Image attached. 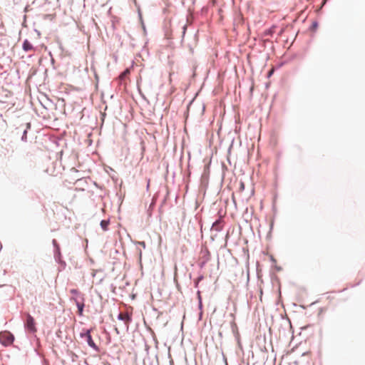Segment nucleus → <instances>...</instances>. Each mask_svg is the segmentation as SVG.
Instances as JSON below:
<instances>
[{
	"label": "nucleus",
	"mask_w": 365,
	"mask_h": 365,
	"mask_svg": "<svg viewBox=\"0 0 365 365\" xmlns=\"http://www.w3.org/2000/svg\"><path fill=\"white\" fill-rule=\"evenodd\" d=\"M24 327L26 330L31 334H35L37 331L35 319L30 314H26Z\"/></svg>",
	"instance_id": "1"
},
{
	"label": "nucleus",
	"mask_w": 365,
	"mask_h": 365,
	"mask_svg": "<svg viewBox=\"0 0 365 365\" xmlns=\"http://www.w3.org/2000/svg\"><path fill=\"white\" fill-rule=\"evenodd\" d=\"M14 340V336L11 332L8 331L0 332V341L4 346L11 345Z\"/></svg>",
	"instance_id": "2"
},
{
	"label": "nucleus",
	"mask_w": 365,
	"mask_h": 365,
	"mask_svg": "<svg viewBox=\"0 0 365 365\" xmlns=\"http://www.w3.org/2000/svg\"><path fill=\"white\" fill-rule=\"evenodd\" d=\"M70 293L71 294V299L73 300L75 303L85 300L84 295L82 293H81L78 289H71Z\"/></svg>",
	"instance_id": "3"
},
{
	"label": "nucleus",
	"mask_w": 365,
	"mask_h": 365,
	"mask_svg": "<svg viewBox=\"0 0 365 365\" xmlns=\"http://www.w3.org/2000/svg\"><path fill=\"white\" fill-rule=\"evenodd\" d=\"M85 337H86V340L88 344L91 347L93 348L95 350H98V346H96V344H95V342L93 341V340L92 339L90 330H87L86 333L85 334Z\"/></svg>",
	"instance_id": "4"
},
{
	"label": "nucleus",
	"mask_w": 365,
	"mask_h": 365,
	"mask_svg": "<svg viewBox=\"0 0 365 365\" xmlns=\"http://www.w3.org/2000/svg\"><path fill=\"white\" fill-rule=\"evenodd\" d=\"M23 50L26 52L29 51H35V48L33 46L32 43L26 39L22 46Z\"/></svg>",
	"instance_id": "5"
},
{
	"label": "nucleus",
	"mask_w": 365,
	"mask_h": 365,
	"mask_svg": "<svg viewBox=\"0 0 365 365\" xmlns=\"http://www.w3.org/2000/svg\"><path fill=\"white\" fill-rule=\"evenodd\" d=\"M118 319L125 322V326L128 327L129 323L131 321V317L128 313H120Z\"/></svg>",
	"instance_id": "6"
},
{
	"label": "nucleus",
	"mask_w": 365,
	"mask_h": 365,
	"mask_svg": "<svg viewBox=\"0 0 365 365\" xmlns=\"http://www.w3.org/2000/svg\"><path fill=\"white\" fill-rule=\"evenodd\" d=\"M77 307H78V314L79 316L83 315V308L85 307L84 301L79 302L76 303Z\"/></svg>",
	"instance_id": "7"
},
{
	"label": "nucleus",
	"mask_w": 365,
	"mask_h": 365,
	"mask_svg": "<svg viewBox=\"0 0 365 365\" xmlns=\"http://www.w3.org/2000/svg\"><path fill=\"white\" fill-rule=\"evenodd\" d=\"M130 73L129 68H126L119 76V79L123 81L127 76H128Z\"/></svg>",
	"instance_id": "8"
},
{
	"label": "nucleus",
	"mask_w": 365,
	"mask_h": 365,
	"mask_svg": "<svg viewBox=\"0 0 365 365\" xmlns=\"http://www.w3.org/2000/svg\"><path fill=\"white\" fill-rule=\"evenodd\" d=\"M110 224V222L108 220H102L101 222V226L102 229L105 231L108 230V225Z\"/></svg>",
	"instance_id": "9"
},
{
	"label": "nucleus",
	"mask_w": 365,
	"mask_h": 365,
	"mask_svg": "<svg viewBox=\"0 0 365 365\" xmlns=\"http://www.w3.org/2000/svg\"><path fill=\"white\" fill-rule=\"evenodd\" d=\"M240 191H242L245 189V185L243 182H240Z\"/></svg>",
	"instance_id": "10"
},
{
	"label": "nucleus",
	"mask_w": 365,
	"mask_h": 365,
	"mask_svg": "<svg viewBox=\"0 0 365 365\" xmlns=\"http://www.w3.org/2000/svg\"><path fill=\"white\" fill-rule=\"evenodd\" d=\"M274 72V69H272L269 72V76H271Z\"/></svg>",
	"instance_id": "11"
},
{
	"label": "nucleus",
	"mask_w": 365,
	"mask_h": 365,
	"mask_svg": "<svg viewBox=\"0 0 365 365\" xmlns=\"http://www.w3.org/2000/svg\"><path fill=\"white\" fill-rule=\"evenodd\" d=\"M217 223H218V222H217H217H215L214 223L213 226L216 225Z\"/></svg>",
	"instance_id": "12"
}]
</instances>
